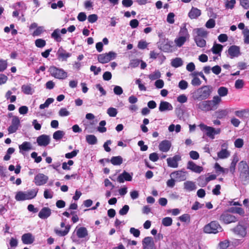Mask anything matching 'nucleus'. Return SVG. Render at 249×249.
<instances>
[{
	"label": "nucleus",
	"mask_w": 249,
	"mask_h": 249,
	"mask_svg": "<svg viewBox=\"0 0 249 249\" xmlns=\"http://www.w3.org/2000/svg\"><path fill=\"white\" fill-rule=\"evenodd\" d=\"M239 178L244 184H249V165L246 161H241L238 164Z\"/></svg>",
	"instance_id": "nucleus-3"
},
{
	"label": "nucleus",
	"mask_w": 249,
	"mask_h": 249,
	"mask_svg": "<svg viewBox=\"0 0 249 249\" xmlns=\"http://www.w3.org/2000/svg\"><path fill=\"white\" fill-rule=\"evenodd\" d=\"M65 135V132L61 130H57L53 134V138L55 140L61 139Z\"/></svg>",
	"instance_id": "nucleus-42"
},
{
	"label": "nucleus",
	"mask_w": 249,
	"mask_h": 249,
	"mask_svg": "<svg viewBox=\"0 0 249 249\" xmlns=\"http://www.w3.org/2000/svg\"><path fill=\"white\" fill-rule=\"evenodd\" d=\"M223 47V46L221 44L214 43L211 49V51L214 54H219L220 55Z\"/></svg>",
	"instance_id": "nucleus-34"
},
{
	"label": "nucleus",
	"mask_w": 249,
	"mask_h": 249,
	"mask_svg": "<svg viewBox=\"0 0 249 249\" xmlns=\"http://www.w3.org/2000/svg\"><path fill=\"white\" fill-rule=\"evenodd\" d=\"M229 245L230 243L229 241L224 240L223 241H221L218 244V249H226L229 247Z\"/></svg>",
	"instance_id": "nucleus-47"
},
{
	"label": "nucleus",
	"mask_w": 249,
	"mask_h": 249,
	"mask_svg": "<svg viewBox=\"0 0 249 249\" xmlns=\"http://www.w3.org/2000/svg\"><path fill=\"white\" fill-rule=\"evenodd\" d=\"M21 91L25 94L32 95L34 90L31 84L23 85L21 86Z\"/></svg>",
	"instance_id": "nucleus-29"
},
{
	"label": "nucleus",
	"mask_w": 249,
	"mask_h": 249,
	"mask_svg": "<svg viewBox=\"0 0 249 249\" xmlns=\"http://www.w3.org/2000/svg\"><path fill=\"white\" fill-rule=\"evenodd\" d=\"M181 158L179 155H176L173 157L167 159L168 166L171 168H176L178 166V162L181 160Z\"/></svg>",
	"instance_id": "nucleus-12"
},
{
	"label": "nucleus",
	"mask_w": 249,
	"mask_h": 249,
	"mask_svg": "<svg viewBox=\"0 0 249 249\" xmlns=\"http://www.w3.org/2000/svg\"><path fill=\"white\" fill-rule=\"evenodd\" d=\"M140 61L139 59H133L130 61L129 67L131 68H136L140 64Z\"/></svg>",
	"instance_id": "nucleus-63"
},
{
	"label": "nucleus",
	"mask_w": 249,
	"mask_h": 249,
	"mask_svg": "<svg viewBox=\"0 0 249 249\" xmlns=\"http://www.w3.org/2000/svg\"><path fill=\"white\" fill-rule=\"evenodd\" d=\"M87 142L91 145H94L97 143V139L95 136L93 135H88L86 137Z\"/></svg>",
	"instance_id": "nucleus-35"
},
{
	"label": "nucleus",
	"mask_w": 249,
	"mask_h": 249,
	"mask_svg": "<svg viewBox=\"0 0 249 249\" xmlns=\"http://www.w3.org/2000/svg\"><path fill=\"white\" fill-rule=\"evenodd\" d=\"M143 249H155L154 242L151 237H146L142 240Z\"/></svg>",
	"instance_id": "nucleus-17"
},
{
	"label": "nucleus",
	"mask_w": 249,
	"mask_h": 249,
	"mask_svg": "<svg viewBox=\"0 0 249 249\" xmlns=\"http://www.w3.org/2000/svg\"><path fill=\"white\" fill-rule=\"evenodd\" d=\"M19 148L20 150L23 151H28L32 149L31 144L29 142H23L22 144L19 146Z\"/></svg>",
	"instance_id": "nucleus-41"
},
{
	"label": "nucleus",
	"mask_w": 249,
	"mask_h": 249,
	"mask_svg": "<svg viewBox=\"0 0 249 249\" xmlns=\"http://www.w3.org/2000/svg\"><path fill=\"white\" fill-rule=\"evenodd\" d=\"M149 78L151 80H154L160 77V73L159 71H156L153 73L148 75Z\"/></svg>",
	"instance_id": "nucleus-45"
},
{
	"label": "nucleus",
	"mask_w": 249,
	"mask_h": 249,
	"mask_svg": "<svg viewBox=\"0 0 249 249\" xmlns=\"http://www.w3.org/2000/svg\"><path fill=\"white\" fill-rule=\"evenodd\" d=\"M184 189L188 191H192L196 189L195 183L191 181H187L184 182Z\"/></svg>",
	"instance_id": "nucleus-28"
},
{
	"label": "nucleus",
	"mask_w": 249,
	"mask_h": 249,
	"mask_svg": "<svg viewBox=\"0 0 249 249\" xmlns=\"http://www.w3.org/2000/svg\"><path fill=\"white\" fill-rule=\"evenodd\" d=\"M53 101L54 99L53 98H48L44 104H41L39 106V108L43 109L46 107H48L53 102Z\"/></svg>",
	"instance_id": "nucleus-44"
},
{
	"label": "nucleus",
	"mask_w": 249,
	"mask_h": 249,
	"mask_svg": "<svg viewBox=\"0 0 249 249\" xmlns=\"http://www.w3.org/2000/svg\"><path fill=\"white\" fill-rule=\"evenodd\" d=\"M222 100L218 95L213 97L211 100H205L197 104V107L203 111H209L216 110Z\"/></svg>",
	"instance_id": "nucleus-2"
},
{
	"label": "nucleus",
	"mask_w": 249,
	"mask_h": 249,
	"mask_svg": "<svg viewBox=\"0 0 249 249\" xmlns=\"http://www.w3.org/2000/svg\"><path fill=\"white\" fill-rule=\"evenodd\" d=\"M116 57V53L113 52L105 53L98 55V61L102 64L107 63Z\"/></svg>",
	"instance_id": "nucleus-8"
},
{
	"label": "nucleus",
	"mask_w": 249,
	"mask_h": 249,
	"mask_svg": "<svg viewBox=\"0 0 249 249\" xmlns=\"http://www.w3.org/2000/svg\"><path fill=\"white\" fill-rule=\"evenodd\" d=\"M133 173L131 174L124 171L122 174H120L117 178V180L119 183H123L125 181H131L132 179Z\"/></svg>",
	"instance_id": "nucleus-19"
},
{
	"label": "nucleus",
	"mask_w": 249,
	"mask_h": 249,
	"mask_svg": "<svg viewBox=\"0 0 249 249\" xmlns=\"http://www.w3.org/2000/svg\"><path fill=\"white\" fill-rule=\"evenodd\" d=\"M44 31V27L42 26L37 27L36 30L33 33V36H38Z\"/></svg>",
	"instance_id": "nucleus-55"
},
{
	"label": "nucleus",
	"mask_w": 249,
	"mask_h": 249,
	"mask_svg": "<svg viewBox=\"0 0 249 249\" xmlns=\"http://www.w3.org/2000/svg\"><path fill=\"white\" fill-rule=\"evenodd\" d=\"M183 64V61L180 58H176L172 60L171 62V65L175 68H178L180 67Z\"/></svg>",
	"instance_id": "nucleus-38"
},
{
	"label": "nucleus",
	"mask_w": 249,
	"mask_h": 249,
	"mask_svg": "<svg viewBox=\"0 0 249 249\" xmlns=\"http://www.w3.org/2000/svg\"><path fill=\"white\" fill-rule=\"evenodd\" d=\"M234 232L242 237H244L247 234L246 228L245 226H242L240 223L233 229Z\"/></svg>",
	"instance_id": "nucleus-25"
},
{
	"label": "nucleus",
	"mask_w": 249,
	"mask_h": 249,
	"mask_svg": "<svg viewBox=\"0 0 249 249\" xmlns=\"http://www.w3.org/2000/svg\"><path fill=\"white\" fill-rule=\"evenodd\" d=\"M53 196V192L48 189H46L44 192V197L46 199L52 198Z\"/></svg>",
	"instance_id": "nucleus-56"
},
{
	"label": "nucleus",
	"mask_w": 249,
	"mask_h": 249,
	"mask_svg": "<svg viewBox=\"0 0 249 249\" xmlns=\"http://www.w3.org/2000/svg\"><path fill=\"white\" fill-rule=\"evenodd\" d=\"M51 76L59 80L65 79L68 77V73L63 69L55 66H51L48 70Z\"/></svg>",
	"instance_id": "nucleus-5"
},
{
	"label": "nucleus",
	"mask_w": 249,
	"mask_h": 249,
	"mask_svg": "<svg viewBox=\"0 0 249 249\" xmlns=\"http://www.w3.org/2000/svg\"><path fill=\"white\" fill-rule=\"evenodd\" d=\"M190 75L193 77V79L191 81V84L194 86H198L201 84V81L197 77L198 75H200V76L202 77L206 82L207 81V78L201 71H194L192 72Z\"/></svg>",
	"instance_id": "nucleus-9"
},
{
	"label": "nucleus",
	"mask_w": 249,
	"mask_h": 249,
	"mask_svg": "<svg viewBox=\"0 0 249 249\" xmlns=\"http://www.w3.org/2000/svg\"><path fill=\"white\" fill-rule=\"evenodd\" d=\"M213 91V88L211 86H203L192 93V98L194 100H205L209 98Z\"/></svg>",
	"instance_id": "nucleus-1"
},
{
	"label": "nucleus",
	"mask_w": 249,
	"mask_h": 249,
	"mask_svg": "<svg viewBox=\"0 0 249 249\" xmlns=\"http://www.w3.org/2000/svg\"><path fill=\"white\" fill-rule=\"evenodd\" d=\"M227 111L226 110H220L217 112V117L221 119L225 117L227 115Z\"/></svg>",
	"instance_id": "nucleus-62"
},
{
	"label": "nucleus",
	"mask_w": 249,
	"mask_h": 249,
	"mask_svg": "<svg viewBox=\"0 0 249 249\" xmlns=\"http://www.w3.org/2000/svg\"><path fill=\"white\" fill-rule=\"evenodd\" d=\"M48 180V176L43 174L39 173L35 176L34 182L37 186H41L45 184Z\"/></svg>",
	"instance_id": "nucleus-13"
},
{
	"label": "nucleus",
	"mask_w": 249,
	"mask_h": 249,
	"mask_svg": "<svg viewBox=\"0 0 249 249\" xmlns=\"http://www.w3.org/2000/svg\"><path fill=\"white\" fill-rule=\"evenodd\" d=\"M215 25V20L213 18L209 19L206 23L205 26L209 29L213 28Z\"/></svg>",
	"instance_id": "nucleus-51"
},
{
	"label": "nucleus",
	"mask_w": 249,
	"mask_h": 249,
	"mask_svg": "<svg viewBox=\"0 0 249 249\" xmlns=\"http://www.w3.org/2000/svg\"><path fill=\"white\" fill-rule=\"evenodd\" d=\"M117 113V109L114 107H109L107 110V113L110 117H115Z\"/></svg>",
	"instance_id": "nucleus-50"
},
{
	"label": "nucleus",
	"mask_w": 249,
	"mask_h": 249,
	"mask_svg": "<svg viewBox=\"0 0 249 249\" xmlns=\"http://www.w3.org/2000/svg\"><path fill=\"white\" fill-rule=\"evenodd\" d=\"M230 156V152L227 149H221L217 153V157L220 159L228 158Z\"/></svg>",
	"instance_id": "nucleus-33"
},
{
	"label": "nucleus",
	"mask_w": 249,
	"mask_h": 249,
	"mask_svg": "<svg viewBox=\"0 0 249 249\" xmlns=\"http://www.w3.org/2000/svg\"><path fill=\"white\" fill-rule=\"evenodd\" d=\"M228 53L231 58L238 57L241 54L240 48L239 46L232 45L229 47Z\"/></svg>",
	"instance_id": "nucleus-15"
},
{
	"label": "nucleus",
	"mask_w": 249,
	"mask_h": 249,
	"mask_svg": "<svg viewBox=\"0 0 249 249\" xmlns=\"http://www.w3.org/2000/svg\"><path fill=\"white\" fill-rule=\"evenodd\" d=\"M52 213L51 210L49 207H43L38 213V217L42 219L48 218Z\"/></svg>",
	"instance_id": "nucleus-21"
},
{
	"label": "nucleus",
	"mask_w": 249,
	"mask_h": 249,
	"mask_svg": "<svg viewBox=\"0 0 249 249\" xmlns=\"http://www.w3.org/2000/svg\"><path fill=\"white\" fill-rule=\"evenodd\" d=\"M201 11L197 8L192 7L188 13V16L191 19L197 18L201 15Z\"/></svg>",
	"instance_id": "nucleus-27"
},
{
	"label": "nucleus",
	"mask_w": 249,
	"mask_h": 249,
	"mask_svg": "<svg viewBox=\"0 0 249 249\" xmlns=\"http://www.w3.org/2000/svg\"><path fill=\"white\" fill-rule=\"evenodd\" d=\"M187 39H188L183 36H179L175 39V43L178 47H180L184 44Z\"/></svg>",
	"instance_id": "nucleus-37"
},
{
	"label": "nucleus",
	"mask_w": 249,
	"mask_h": 249,
	"mask_svg": "<svg viewBox=\"0 0 249 249\" xmlns=\"http://www.w3.org/2000/svg\"><path fill=\"white\" fill-rule=\"evenodd\" d=\"M70 114V112L65 108H61L59 111V115L61 117L69 116Z\"/></svg>",
	"instance_id": "nucleus-57"
},
{
	"label": "nucleus",
	"mask_w": 249,
	"mask_h": 249,
	"mask_svg": "<svg viewBox=\"0 0 249 249\" xmlns=\"http://www.w3.org/2000/svg\"><path fill=\"white\" fill-rule=\"evenodd\" d=\"M188 87V83L184 80H181L178 83V87L182 90L186 89Z\"/></svg>",
	"instance_id": "nucleus-54"
},
{
	"label": "nucleus",
	"mask_w": 249,
	"mask_h": 249,
	"mask_svg": "<svg viewBox=\"0 0 249 249\" xmlns=\"http://www.w3.org/2000/svg\"><path fill=\"white\" fill-rule=\"evenodd\" d=\"M76 234L79 238H83L88 235V232L86 228L80 227L76 230Z\"/></svg>",
	"instance_id": "nucleus-30"
},
{
	"label": "nucleus",
	"mask_w": 249,
	"mask_h": 249,
	"mask_svg": "<svg viewBox=\"0 0 249 249\" xmlns=\"http://www.w3.org/2000/svg\"><path fill=\"white\" fill-rule=\"evenodd\" d=\"M172 219L169 217L163 218L162 220V224L163 226L168 227L172 224Z\"/></svg>",
	"instance_id": "nucleus-46"
},
{
	"label": "nucleus",
	"mask_w": 249,
	"mask_h": 249,
	"mask_svg": "<svg viewBox=\"0 0 249 249\" xmlns=\"http://www.w3.org/2000/svg\"><path fill=\"white\" fill-rule=\"evenodd\" d=\"M149 158L150 160L153 162L157 161L159 159L158 154L157 153L155 152L150 154L149 155Z\"/></svg>",
	"instance_id": "nucleus-61"
},
{
	"label": "nucleus",
	"mask_w": 249,
	"mask_h": 249,
	"mask_svg": "<svg viewBox=\"0 0 249 249\" xmlns=\"http://www.w3.org/2000/svg\"><path fill=\"white\" fill-rule=\"evenodd\" d=\"M106 124V122L105 121H101L99 123L100 126L97 128L98 131L101 133L105 132L107 131V128L104 127Z\"/></svg>",
	"instance_id": "nucleus-48"
},
{
	"label": "nucleus",
	"mask_w": 249,
	"mask_h": 249,
	"mask_svg": "<svg viewBox=\"0 0 249 249\" xmlns=\"http://www.w3.org/2000/svg\"><path fill=\"white\" fill-rule=\"evenodd\" d=\"M113 91L115 94L120 95L123 93V90L120 86H115L114 88Z\"/></svg>",
	"instance_id": "nucleus-59"
},
{
	"label": "nucleus",
	"mask_w": 249,
	"mask_h": 249,
	"mask_svg": "<svg viewBox=\"0 0 249 249\" xmlns=\"http://www.w3.org/2000/svg\"><path fill=\"white\" fill-rule=\"evenodd\" d=\"M219 220L224 223L228 224L235 222L237 221V218L234 215L225 212L221 215Z\"/></svg>",
	"instance_id": "nucleus-10"
},
{
	"label": "nucleus",
	"mask_w": 249,
	"mask_h": 249,
	"mask_svg": "<svg viewBox=\"0 0 249 249\" xmlns=\"http://www.w3.org/2000/svg\"><path fill=\"white\" fill-rule=\"evenodd\" d=\"M201 130L206 132V135L212 139H214V135L218 134L221 132L220 128L215 129L211 126H208L204 124H200L199 125Z\"/></svg>",
	"instance_id": "nucleus-7"
},
{
	"label": "nucleus",
	"mask_w": 249,
	"mask_h": 249,
	"mask_svg": "<svg viewBox=\"0 0 249 249\" xmlns=\"http://www.w3.org/2000/svg\"><path fill=\"white\" fill-rule=\"evenodd\" d=\"M21 240L24 244H30L34 241V237L30 233H25L22 235Z\"/></svg>",
	"instance_id": "nucleus-26"
},
{
	"label": "nucleus",
	"mask_w": 249,
	"mask_h": 249,
	"mask_svg": "<svg viewBox=\"0 0 249 249\" xmlns=\"http://www.w3.org/2000/svg\"><path fill=\"white\" fill-rule=\"evenodd\" d=\"M240 4L245 9L249 8V0H240Z\"/></svg>",
	"instance_id": "nucleus-64"
},
{
	"label": "nucleus",
	"mask_w": 249,
	"mask_h": 249,
	"mask_svg": "<svg viewBox=\"0 0 249 249\" xmlns=\"http://www.w3.org/2000/svg\"><path fill=\"white\" fill-rule=\"evenodd\" d=\"M60 226L61 228L65 227V230L63 231L55 228L54 230V231L56 234L59 236H64L69 233L71 229V226L70 225L65 226V223L62 222L60 224Z\"/></svg>",
	"instance_id": "nucleus-16"
},
{
	"label": "nucleus",
	"mask_w": 249,
	"mask_h": 249,
	"mask_svg": "<svg viewBox=\"0 0 249 249\" xmlns=\"http://www.w3.org/2000/svg\"><path fill=\"white\" fill-rule=\"evenodd\" d=\"M51 37L56 42H61L62 41V38L60 36V30L59 29H55L51 34Z\"/></svg>",
	"instance_id": "nucleus-32"
},
{
	"label": "nucleus",
	"mask_w": 249,
	"mask_h": 249,
	"mask_svg": "<svg viewBox=\"0 0 249 249\" xmlns=\"http://www.w3.org/2000/svg\"><path fill=\"white\" fill-rule=\"evenodd\" d=\"M197 35L196 36H201V37H206L207 35V32L203 28H197L195 30Z\"/></svg>",
	"instance_id": "nucleus-43"
},
{
	"label": "nucleus",
	"mask_w": 249,
	"mask_h": 249,
	"mask_svg": "<svg viewBox=\"0 0 249 249\" xmlns=\"http://www.w3.org/2000/svg\"><path fill=\"white\" fill-rule=\"evenodd\" d=\"M36 142L38 145L46 146L49 144L50 138L48 135H42L37 138Z\"/></svg>",
	"instance_id": "nucleus-20"
},
{
	"label": "nucleus",
	"mask_w": 249,
	"mask_h": 249,
	"mask_svg": "<svg viewBox=\"0 0 249 249\" xmlns=\"http://www.w3.org/2000/svg\"><path fill=\"white\" fill-rule=\"evenodd\" d=\"M38 192V189H34L25 192L19 191L15 196V199L17 201H23L27 199H31L35 198Z\"/></svg>",
	"instance_id": "nucleus-4"
},
{
	"label": "nucleus",
	"mask_w": 249,
	"mask_h": 249,
	"mask_svg": "<svg viewBox=\"0 0 249 249\" xmlns=\"http://www.w3.org/2000/svg\"><path fill=\"white\" fill-rule=\"evenodd\" d=\"M35 45L38 48H43L46 45V41L42 39H37L35 41Z\"/></svg>",
	"instance_id": "nucleus-49"
},
{
	"label": "nucleus",
	"mask_w": 249,
	"mask_h": 249,
	"mask_svg": "<svg viewBox=\"0 0 249 249\" xmlns=\"http://www.w3.org/2000/svg\"><path fill=\"white\" fill-rule=\"evenodd\" d=\"M217 93L219 97L226 96L228 93V89L227 88L224 87H220L217 90Z\"/></svg>",
	"instance_id": "nucleus-39"
},
{
	"label": "nucleus",
	"mask_w": 249,
	"mask_h": 249,
	"mask_svg": "<svg viewBox=\"0 0 249 249\" xmlns=\"http://www.w3.org/2000/svg\"><path fill=\"white\" fill-rule=\"evenodd\" d=\"M179 36H183L187 39H188L190 37V35L188 33V30L186 28V26L184 25L183 27H181L179 32Z\"/></svg>",
	"instance_id": "nucleus-40"
},
{
	"label": "nucleus",
	"mask_w": 249,
	"mask_h": 249,
	"mask_svg": "<svg viewBox=\"0 0 249 249\" xmlns=\"http://www.w3.org/2000/svg\"><path fill=\"white\" fill-rule=\"evenodd\" d=\"M159 110L161 112L172 110V105L168 102L162 101L159 106Z\"/></svg>",
	"instance_id": "nucleus-23"
},
{
	"label": "nucleus",
	"mask_w": 249,
	"mask_h": 249,
	"mask_svg": "<svg viewBox=\"0 0 249 249\" xmlns=\"http://www.w3.org/2000/svg\"><path fill=\"white\" fill-rule=\"evenodd\" d=\"M194 40L197 46L200 48L204 47L206 45V42L203 37L199 36H195Z\"/></svg>",
	"instance_id": "nucleus-31"
},
{
	"label": "nucleus",
	"mask_w": 249,
	"mask_h": 249,
	"mask_svg": "<svg viewBox=\"0 0 249 249\" xmlns=\"http://www.w3.org/2000/svg\"><path fill=\"white\" fill-rule=\"evenodd\" d=\"M129 209V207L127 205H125L121 209L119 212V213L121 215H124L127 214Z\"/></svg>",
	"instance_id": "nucleus-53"
},
{
	"label": "nucleus",
	"mask_w": 249,
	"mask_h": 249,
	"mask_svg": "<svg viewBox=\"0 0 249 249\" xmlns=\"http://www.w3.org/2000/svg\"><path fill=\"white\" fill-rule=\"evenodd\" d=\"M170 177L178 181H184L186 179V172L182 170L175 171L170 174Z\"/></svg>",
	"instance_id": "nucleus-14"
},
{
	"label": "nucleus",
	"mask_w": 249,
	"mask_h": 249,
	"mask_svg": "<svg viewBox=\"0 0 249 249\" xmlns=\"http://www.w3.org/2000/svg\"><path fill=\"white\" fill-rule=\"evenodd\" d=\"M175 14L173 13H170L168 14L167 17V21L170 24H173L174 23Z\"/></svg>",
	"instance_id": "nucleus-58"
},
{
	"label": "nucleus",
	"mask_w": 249,
	"mask_h": 249,
	"mask_svg": "<svg viewBox=\"0 0 249 249\" xmlns=\"http://www.w3.org/2000/svg\"><path fill=\"white\" fill-rule=\"evenodd\" d=\"M58 59L62 61H66L67 58L71 56V54L67 53L62 47H60L56 53Z\"/></svg>",
	"instance_id": "nucleus-18"
},
{
	"label": "nucleus",
	"mask_w": 249,
	"mask_h": 249,
	"mask_svg": "<svg viewBox=\"0 0 249 249\" xmlns=\"http://www.w3.org/2000/svg\"><path fill=\"white\" fill-rule=\"evenodd\" d=\"M187 168L196 173H200L203 170L202 167L197 165L192 161H188Z\"/></svg>",
	"instance_id": "nucleus-22"
},
{
	"label": "nucleus",
	"mask_w": 249,
	"mask_h": 249,
	"mask_svg": "<svg viewBox=\"0 0 249 249\" xmlns=\"http://www.w3.org/2000/svg\"><path fill=\"white\" fill-rule=\"evenodd\" d=\"M110 162L114 165H119L123 162V158L121 156L113 157L110 160Z\"/></svg>",
	"instance_id": "nucleus-36"
},
{
	"label": "nucleus",
	"mask_w": 249,
	"mask_h": 249,
	"mask_svg": "<svg viewBox=\"0 0 249 249\" xmlns=\"http://www.w3.org/2000/svg\"><path fill=\"white\" fill-rule=\"evenodd\" d=\"M20 126V120L18 117L13 116L11 125L8 127L9 133H13L16 132Z\"/></svg>",
	"instance_id": "nucleus-11"
},
{
	"label": "nucleus",
	"mask_w": 249,
	"mask_h": 249,
	"mask_svg": "<svg viewBox=\"0 0 249 249\" xmlns=\"http://www.w3.org/2000/svg\"><path fill=\"white\" fill-rule=\"evenodd\" d=\"M222 229L219 224L215 221H213L205 225L203 228V231L207 233L216 234L222 231Z\"/></svg>",
	"instance_id": "nucleus-6"
},
{
	"label": "nucleus",
	"mask_w": 249,
	"mask_h": 249,
	"mask_svg": "<svg viewBox=\"0 0 249 249\" xmlns=\"http://www.w3.org/2000/svg\"><path fill=\"white\" fill-rule=\"evenodd\" d=\"M98 19V16L96 14H91L89 16L88 19L89 22L94 23L97 21Z\"/></svg>",
	"instance_id": "nucleus-60"
},
{
	"label": "nucleus",
	"mask_w": 249,
	"mask_h": 249,
	"mask_svg": "<svg viewBox=\"0 0 249 249\" xmlns=\"http://www.w3.org/2000/svg\"><path fill=\"white\" fill-rule=\"evenodd\" d=\"M79 153V150L76 149L72 151L71 152L65 154V157L67 159H71L75 157Z\"/></svg>",
	"instance_id": "nucleus-52"
},
{
	"label": "nucleus",
	"mask_w": 249,
	"mask_h": 249,
	"mask_svg": "<svg viewBox=\"0 0 249 249\" xmlns=\"http://www.w3.org/2000/svg\"><path fill=\"white\" fill-rule=\"evenodd\" d=\"M171 146V143L169 141L164 140L160 143L159 148L162 152H167L169 150Z\"/></svg>",
	"instance_id": "nucleus-24"
}]
</instances>
